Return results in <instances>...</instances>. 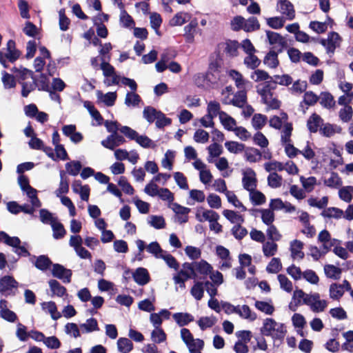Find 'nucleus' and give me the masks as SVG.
<instances>
[{
    "label": "nucleus",
    "instance_id": "obj_15",
    "mask_svg": "<svg viewBox=\"0 0 353 353\" xmlns=\"http://www.w3.org/2000/svg\"><path fill=\"white\" fill-rule=\"evenodd\" d=\"M340 40L339 34L333 32L329 34L327 39H322L321 43L326 48L327 52L333 53L336 48L339 46Z\"/></svg>",
    "mask_w": 353,
    "mask_h": 353
},
{
    "label": "nucleus",
    "instance_id": "obj_46",
    "mask_svg": "<svg viewBox=\"0 0 353 353\" xmlns=\"http://www.w3.org/2000/svg\"><path fill=\"white\" fill-rule=\"evenodd\" d=\"M175 157V152L170 150L166 151L161 160V165L168 170H172L173 162Z\"/></svg>",
    "mask_w": 353,
    "mask_h": 353
},
{
    "label": "nucleus",
    "instance_id": "obj_59",
    "mask_svg": "<svg viewBox=\"0 0 353 353\" xmlns=\"http://www.w3.org/2000/svg\"><path fill=\"white\" fill-rule=\"evenodd\" d=\"M141 101L140 96L135 91L128 92L125 98V104L128 107H135Z\"/></svg>",
    "mask_w": 353,
    "mask_h": 353
},
{
    "label": "nucleus",
    "instance_id": "obj_55",
    "mask_svg": "<svg viewBox=\"0 0 353 353\" xmlns=\"http://www.w3.org/2000/svg\"><path fill=\"white\" fill-rule=\"evenodd\" d=\"M52 231H53V238L55 239H63L65 234L66 231L61 223L57 220L51 225Z\"/></svg>",
    "mask_w": 353,
    "mask_h": 353
},
{
    "label": "nucleus",
    "instance_id": "obj_48",
    "mask_svg": "<svg viewBox=\"0 0 353 353\" xmlns=\"http://www.w3.org/2000/svg\"><path fill=\"white\" fill-rule=\"evenodd\" d=\"M225 148L232 154H239L245 150V145L237 141H228L224 144Z\"/></svg>",
    "mask_w": 353,
    "mask_h": 353
},
{
    "label": "nucleus",
    "instance_id": "obj_19",
    "mask_svg": "<svg viewBox=\"0 0 353 353\" xmlns=\"http://www.w3.org/2000/svg\"><path fill=\"white\" fill-rule=\"evenodd\" d=\"M191 263L196 275L199 274L201 275L207 276L213 270L212 266L205 260L194 261Z\"/></svg>",
    "mask_w": 353,
    "mask_h": 353
},
{
    "label": "nucleus",
    "instance_id": "obj_57",
    "mask_svg": "<svg viewBox=\"0 0 353 353\" xmlns=\"http://www.w3.org/2000/svg\"><path fill=\"white\" fill-rule=\"evenodd\" d=\"M49 286L54 295L63 296L66 293V289L61 285L57 281L52 279L48 282Z\"/></svg>",
    "mask_w": 353,
    "mask_h": 353
},
{
    "label": "nucleus",
    "instance_id": "obj_1",
    "mask_svg": "<svg viewBox=\"0 0 353 353\" xmlns=\"http://www.w3.org/2000/svg\"><path fill=\"white\" fill-rule=\"evenodd\" d=\"M276 89V85L272 81H267L256 86L257 93L260 95L261 101L270 109H278L280 107L281 102L274 97L273 91Z\"/></svg>",
    "mask_w": 353,
    "mask_h": 353
},
{
    "label": "nucleus",
    "instance_id": "obj_61",
    "mask_svg": "<svg viewBox=\"0 0 353 353\" xmlns=\"http://www.w3.org/2000/svg\"><path fill=\"white\" fill-rule=\"evenodd\" d=\"M266 234L268 236V241L276 242L279 241L282 239V234L273 224L268 226Z\"/></svg>",
    "mask_w": 353,
    "mask_h": 353
},
{
    "label": "nucleus",
    "instance_id": "obj_53",
    "mask_svg": "<svg viewBox=\"0 0 353 353\" xmlns=\"http://www.w3.org/2000/svg\"><path fill=\"white\" fill-rule=\"evenodd\" d=\"M339 198L346 203H350L353 198V186L347 185L339 190Z\"/></svg>",
    "mask_w": 353,
    "mask_h": 353
},
{
    "label": "nucleus",
    "instance_id": "obj_9",
    "mask_svg": "<svg viewBox=\"0 0 353 353\" xmlns=\"http://www.w3.org/2000/svg\"><path fill=\"white\" fill-rule=\"evenodd\" d=\"M18 283L10 276H5L0 279V293L6 296L14 295L13 290L17 288Z\"/></svg>",
    "mask_w": 353,
    "mask_h": 353
},
{
    "label": "nucleus",
    "instance_id": "obj_18",
    "mask_svg": "<svg viewBox=\"0 0 353 353\" xmlns=\"http://www.w3.org/2000/svg\"><path fill=\"white\" fill-rule=\"evenodd\" d=\"M304 244L302 241L295 239L290 242V250L293 259L301 260L304 258L305 254L303 252Z\"/></svg>",
    "mask_w": 353,
    "mask_h": 353
},
{
    "label": "nucleus",
    "instance_id": "obj_34",
    "mask_svg": "<svg viewBox=\"0 0 353 353\" xmlns=\"http://www.w3.org/2000/svg\"><path fill=\"white\" fill-rule=\"evenodd\" d=\"M324 184L327 187L338 189L341 187L343 181L337 173L332 172L330 176L324 180Z\"/></svg>",
    "mask_w": 353,
    "mask_h": 353
},
{
    "label": "nucleus",
    "instance_id": "obj_21",
    "mask_svg": "<svg viewBox=\"0 0 353 353\" xmlns=\"http://www.w3.org/2000/svg\"><path fill=\"white\" fill-rule=\"evenodd\" d=\"M72 188L74 192L79 194L81 199L88 201L90 196V188L88 185H83L81 182L76 180L72 183Z\"/></svg>",
    "mask_w": 353,
    "mask_h": 353
},
{
    "label": "nucleus",
    "instance_id": "obj_36",
    "mask_svg": "<svg viewBox=\"0 0 353 353\" xmlns=\"http://www.w3.org/2000/svg\"><path fill=\"white\" fill-rule=\"evenodd\" d=\"M320 104L325 108L330 109L335 105L333 96L327 92H321L319 97Z\"/></svg>",
    "mask_w": 353,
    "mask_h": 353
},
{
    "label": "nucleus",
    "instance_id": "obj_23",
    "mask_svg": "<svg viewBox=\"0 0 353 353\" xmlns=\"http://www.w3.org/2000/svg\"><path fill=\"white\" fill-rule=\"evenodd\" d=\"M8 210L12 214H18L23 212L28 214H33L32 208H29V204L19 205L15 201H10L7 204Z\"/></svg>",
    "mask_w": 353,
    "mask_h": 353
},
{
    "label": "nucleus",
    "instance_id": "obj_22",
    "mask_svg": "<svg viewBox=\"0 0 353 353\" xmlns=\"http://www.w3.org/2000/svg\"><path fill=\"white\" fill-rule=\"evenodd\" d=\"M236 314H238L241 318L250 321H254L257 318L256 314L252 312L250 307L247 305H238Z\"/></svg>",
    "mask_w": 353,
    "mask_h": 353
},
{
    "label": "nucleus",
    "instance_id": "obj_2",
    "mask_svg": "<svg viewBox=\"0 0 353 353\" xmlns=\"http://www.w3.org/2000/svg\"><path fill=\"white\" fill-rule=\"evenodd\" d=\"M261 332L266 336H271L273 339L281 340L284 339L287 330L283 323L276 322L272 318L264 319Z\"/></svg>",
    "mask_w": 353,
    "mask_h": 353
},
{
    "label": "nucleus",
    "instance_id": "obj_27",
    "mask_svg": "<svg viewBox=\"0 0 353 353\" xmlns=\"http://www.w3.org/2000/svg\"><path fill=\"white\" fill-rule=\"evenodd\" d=\"M41 308L45 312L49 313L53 320H57L61 317V314L57 310V305L53 301L42 303Z\"/></svg>",
    "mask_w": 353,
    "mask_h": 353
},
{
    "label": "nucleus",
    "instance_id": "obj_31",
    "mask_svg": "<svg viewBox=\"0 0 353 353\" xmlns=\"http://www.w3.org/2000/svg\"><path fill=\"white\" fill-rule=\"evenodd\" d=\"M219 119L224 128L229 131H233L236 127V121L224 112L219 114Z\"/></svg>",
    "mask_w": 353,
    "mask_h": 353
},
{
    "label": "nucleus",
    "instance_id": "obj_29",
    "mask_svg": "<svg viewBox=\"0 0 353 353\" xmlns=\"http://www.w3.org/2000/svg\"><path fill=\"white\" fill-rule=\"evenodd\" d=\"M262 252L265 257L273 256L278 252V245L274 241H265L262 245Z\"/></svg>",
    "mask_w": 353,
    "mask_h": 353
},
{
    "label": "nucleus",
    "instance_id": "obj_37",
    "mask_svg": "<svg viewBox=\"0 0 353 353\" xmlns=\"http://www.w3.org/2000/svg\"><path fill=\"white\" fill-rule=\"evenodd\" d=\"M223 215L234 225L243 223L244 222L243 216L233 210H224L223 211Z\"/></svg>",
    "mask_w": 353,
    "mask_h": 353
},
{
    "label": "nucleus",
    "instance_id": "obj_33",
    "mask_svg": "<svg viewBox=\"0 0 353 353\" xmlns=\"http://www.w3.org/2000/svg\"><path fill=\"white\" fill-rule=\"evenodd\" d=\"M341 128L330 123H325L321 125L319 128L320 133L327 137H330L335 134L336 133H339L341 132Z\"/></svg>",
    "mask_w": 353,
    "mask_h": 353
},
{
    "label": "nucleus",
    "instance_id": "obj_54",
    "mask_svg": "<svg viewBox=\"0 0 353 353\" xmlns=\"http://www.w3.org/2000/svg\"><path fill=\"white\" fill-rule=\"evenodd\" d=\"M249 192L250 199L253 204L259 205L265 203V196L261 192L254 189L253 190L249 191Z\"/></svg>",
    "mask_w": 353,
    "mask_h": 353
},
{
    "label": "nucleus",
    "instance_id": "obj_16",
    "mask_svg": "<svg viewBox=\"0 0 353 353\" xmlns=\"http://www.w3.org/2000/svg\"><path fill=\"white\" fill-rule=\"evenodd\" d=\"M134 281L139 285H145L150 281V274L146 268H138L132 273Z\"/></svg>",
    "mask_w": 353,
    "mask_h": 353
},
{
    "label": "nucleus",
    "instance_id": "obj_5",
    "mask_svg": "<svg viewBox=\"0 0 353 353\" xmlns=\"http://www.w3.org/2000/svg\"><path fill=\"white\" fill-rule=\"evenodd\" d=\"M21 55V52L15 47V42L9 40L6 45V52L0 51V63L6 68L8 67L7 60L11 63L17 61Z\"/></svg>",
    "mask_w": 353,
    "mask_h": 353
},
{
    "label": "nucleus",
    "instance_id": "obj_11",
    "mask_svg": "<svg viewBox=\"0 0 353 353\" xmlns=\"http://www.w3.org/2000/svg\"><path fill=\"white\" fill-rule=\"evenodd\" d=\"M169 208L175 213V221L181 224L188 221V213L190 212V208L182 206L176 203L170 204Z\"/></svg>",
    "mask_w": 353,
    "mask_h": 353
},
{
    "label": "nucleus",
    "instance_id": "obj_62",
    "mask_svg": "<svg viewBox=\"0 0 353 353\" xmlns=\"http://www.w3.org/2000/svg\"><path fill=\"white\" fill-rule=\"evenodd\" d=\"M285 21H287L283 17H273L266 19L267 24L273 29H280L285 25Z\"/></svg>",
    "mask_w": 353,
    "mask_h": 353
},
{
    "label": "nucleus",
    "instance_id": "obj_44",
    "mask_svg": "<svg viewBox=\"0 0 353 353\" xmlns=\"http://www.w3.org/2000/svg\"><path fill=\"white\" fill-rule=\"evenodd\" d=\"M344 214V212L337 208H328L325 209L322 212L321 215L325 218H334V219H341L343 217Z\"/></svg>",
    "mask_w": 353,
    "mask_h": 353
},
{
    "label": "nucleus",
    "instance_id": "obj_4",
    "mask_svg": "<svg viewBox=\"0 0 353 353\" xmlns=\"http://www.w3.org/2000/svg\"><path fill=\"white\" fill-rule=\"evenodd\" d=\"M196 277V272L193 270L191 263L185 262L182 264L181 269L173 276L175 284L179 285L181 289L185 288V282L190 279Z\"/></svg>",
    "mask_w": 353,
    "mask_h": 353
},
{
    "label": "nucleus",
    "instance_id": "obj_41",
    "mask_svg": "<svg viewBox=\"0 0 353 353\" xmlns=\"http://www.w3.org/2000/svg\"><path fill=\"white\" fill-rule=\"evenodd\" d=\"M258 212L261 214V218L264 224L266 225H272L275 219L274 212L269 209H260Z\"/></svg>",
    "mask_w": 353,
    "mask_h": 353
},
{
    "label": "nucleus",
    "instance_id": "obj_51",
    "mask_svg": "<svg viewBox=\"0 0 353 353\" xmlns=\"http://www.w3.org/2000/svg\"><path fill=\"white\" fill-rule=\"evenodd\" d=\"M117 347L120 352L129 353L133 349V343L128 338H120L117 341Z\"/></svg>",
    "mask_w": 353,
    "mask_h": 353
},
{
    "label": "nucleus",
    "instance_id": "obj_35",
    "mask_svg": "<svg viewBox=\"0 0 353 353\" xmlns=\"http://www.w3.org/2000/svg\"><path fill=\"white\" fill-rule=\"evenodd\" d=\"M196 323L200 329L203 331L213 327L217 323V319L214 316H202Z\"/></svg>",
    "mask_w": 353,
    "mask_h": 353
},
{
    "label": "nucleus",
    "instance_id": "obj_49",
    "mask_svg": "<svg viewBox=\"0 0 353 353\" xmlns=\"http://www.w3.org/2000/svg\"><path fill=\"white\" fill-rule=\"evenodd\" d=\"M324 272L327 277L333 279H339L341 274V268L330 264L324 266Z\"/></svg>",
    "mask_w": 353,
    "mask_h": 353
},
{
    "label": "nucleus",
    "instance_id": "obj_39",
    "mask_svg": "<svg viewBox=\"0 0 353 353\" xmlns=\"http://www.w3.org/2000/svg\"><path fill=\"white\" fill-rule=\"evenodd\" d=\"M173 318L176 323L181 327L186 325L194 321V317L188 313H175L173 314Z\"/></svg>",
    "mask_w": 353,
    "mask_h": 353
},
{
    "label": "nucleus",
    "instance_id": "obj_50",
    "mask_svg": "<svg viewBox=\"0 0 353 353\" xmlns=\"http://www.w3.org/2000/svg\"><path fill=\"white\" fill-rule=\"evenodd\" d=\"M119 21L124 28H131L134 26V21L132 17L124 9L120 11Z\"/></svg>",
    "mask_w": 353,
    "mask_h": 353
},
{
    "label": "nucleus",
    "instance_id": "obj_8",
    "mask_svg": "<svg viewBox=\"0 0 353 353\" xmlns=\"http://www.w3.org/2000/svg\"><path fill=\"white\" fill-rule=\"evenodd\" d=\"M276 10L288 21L295 18L296 12L293 4L288 0H277Z\"/></svg>",
    "mask_w": 353,
    "mask_h": 353
},
{
    "label": "nucleus",
    "instance_id": "obj_60",
    "mask_svg": "<svg viewBox=\"0 0 353 353\" xmlns=\"http://www.w3.org/2000/svg\"><path fill=\"white\" fill-rule=\"evenodd\" d=\"M148 224L155 229H163L165 227V219L161 216L151 215L148 217Z\"/></svg>",
    "mask_w": 353,
    "mask_h": 353
},
{
    "label": "nucleus",
    "instance_id": "obj_17",
    "mask_svg": "<svg viewBox=\"0 0 353 353\" xmlns=\"http://www.w3.org/2000/svg\"><path fill=\"white\" fill-rule=\"evenodd\" d=\"M196 219L199 222L208 221L210 223L214 219H219V215L213 210L200 208L196 210Z\"/></svg>",
    "mask_w": 353,
    "mask_h": 353
},
{
    "label": "nucleus",
    "instance_id": "obj_10",
    "mask_svg": "<svg viewBox=\"0 0 353 353\" xmlns=\"http://www.w3.org/2000/svg\"><path fill=\"white\" fill-rule=\"evenodd\" d=\"M242 183L243 188L248 192L256 188V172L252 168H246L243 170Z\"/></svg>",
    "mask_w": 353,
    "mask_h": 353
},
{
    "label": "nucleus",
    "instance_id": "obj_58",
    "mask_svg": "<svg viewBox=\"0 0 353 353\" xmlns=\"http://www.w3.org/2000/svg\"><path fill=\"white\" fill-rule=\"evenodd\" d=\"M263 63L270 68H275L279 65L277 53L274 51L268 52L264 58Z\"/></svg>",
    "mask_w": 353,
    "mask_h": 353
},
{
    "label": "nucleus",
    "instance_id": "obj_24",
    "mask_svg": "<svg viewBox=\"0 0 353 353\" xmlns=\"http://www.w3.org/2000/svg\"><path fill=\"white\" fill-rule=\"evenodd\" d=\"M323 120L317 114L313 113L307 119V127L312 133L316 132L323 125Z\"/></svg>",
    "mask_w": 353,
    "mask_h": 353
},
{
    "label": "nucleus",
    "instance_id": "obj_30",
    "mask_svg": "<svg viewBox=\"0 0 353 353\" xmlns=\"http://www.w3.org/2000/svg\"><path fill=\"white\" fill-rule=\"evenodd\" d=\"M266 35L271 45H276L279 47H284L286 45L285 38L277 32L266 31Z\"/></svg>",
    "mask_w": 353,
    "mask_h": 353
},
{
    "label": "nucleus",
    "instance_id": "obj_20",
    "mask_svg": "<svg viewBox=\"0 0 353 353\" xmlns=\"http://www.w3.org/2000/svg\"><path fill=\"white\" fill-rule=\"evenodd\" d=\"M26 194L30 203L29 208H32V213L35 212L36 209L41 206V202L37 196V190L34 188H31L23 191Z\"/></svg>",
    "mask_w": 353,
    "mask_h": 353
},
{
    "label": "nucleus",
    "instance_id": "obj_6",
    "mask_svg": "<svg viewBox=\"0 0 353 353\" xmlns=\"http://www.w3.org/2000/svg\"><path fill=\"white\" fill-rule=\"evenodd\" d=\"M305 305H307L310 309L315 313L322 312L327 306V301L321 299V296L319 293L310 294V296L307 300H305Z\"/></svg>",
    "mask_w": 353,
    "mask_h": 353
},
{
    "label": "nucleus",
    "instance_id": "obj_56",
    "mask_svg": "<svg viewBox=\"0 0 353 353\" xmlns=\"http://www.w3.org/2000/svg\"><path fill=\"white\" fill-rule=\"evenodd\" d=\"M161 111L157 110L152 106H147L143 109V117L150 123H153Z\"/></svg>",
    "mask_w": 353,
    "mask_h": 353
},
{
    "label": "nucleus",
    "instance_id": "obj_38",
    "mask_svg": "<svg viewBox=\"0 0 353 353\" xmlns=\"http://www.w3.org/2000/svg\"><path fill=\"white\" fill-rule=\"evenodd\" d=\"M80 328H81L83 333H90L99 330L97 321L94 318H90L85 323H81Z\"/></svg>",
    "mask_w": 353,
    "mask_h": 353
},
{
    "label": "nucleus",
    "instance_id": "obj_42",
    "mask_svg": "<svg viewBox=\"0 0 353 353\" xmlns=\"http://www.w3.org/2000/svg\"><path fill=\"white\" fill-rule=\"evenodd\" d=\"M274 83V85L277 84L283 86H288L292 83V78L287 74L282 75H274L272 77L271 80H269Z\"/></svg>",
    "mask_w": 353,
    "mask_h": 353
},
{
    "label": "nucleus",
    "instance_id": "obj_64",
    "mask_svg": "<svg viewBox=\"0 0 353 353\" xmlns=\"http://www.w3.org/2000/svg\"><path fill=\"white\" fill-rule=\"evenodd\" d=\"M190 293L195 299L198 301L201 300L204 294V283L199 281L196 282L192 286Z\"/></svg>",
    "mask_w": 353,
    "mask_h": 353
},
{
    "label": "nucleus",
    "instance_id": "obj_7",
    "mask_svg": "<svg viewBox=\"0 0 353 353\" xmlns=\"http://www.w3.org/2000/svg\"><path fill=\"white\" fill-rule=\"evenodd\" d=\"M318 243L321 245V250L324 254L327 253L336 244H340L341 241L331 237L330 233L327 230L321 231L318 235Z\"/></svg>",
    "mask_w": 353,
    "mask_h": 353
},
{
    "label": "nucleus",
    "instance_id": "obj_3",
    "mask_svg": "<svg viewBox=\"0 0 353 353\" xmlns=\"http://www.w3.org/2000/svg\"><path fill=\"white\" fill-rule=\"evenodd\" d=\"M181 338L190 353H201L204 347V341L200 339H194L188 329L182 328L181 330Z\"/></svg>",
    "mask_w": 353,
    "mask_h": 353
},
{
    "label": "nucleus",
    "instance_id": "obj_13",
    "mask_svg": "<svg viewBox=\"0 0 353 353\" xmlns=\"http://www.w3.org/2000/svg\"><path fill=\"white\" fill-rule=\"evenodd\" d=\"M52 274L54 277L62 280L63 283H69L71 281L72 271L60 264L53 265Z\"/></svg>",
    "mask_w": 353,
    "mask_h": 353
},
{
    "label": "nucleus",
    "instance_id": "obj_32",
    "mask_svg": "<svg viewBox=\"0 0 353 353\" xmlns=\"http://www.w3.org/2000/svg\"><path fill=\"white\" fill-rule=\"evenodd\" d=\"M255 307L261 312L265 313L267 315H272L275 309L274 305L272 304L271 301L269 302L263 301H256L254 303Z\"/></svg>",
    "mask_w": 353,
    "mask_h": 353
},
{
    "label": "nucleus",
    "instance_id": "obj_52",
    "mask_svg": "<svg viewBox=\"0 0 353 353\" xmlns=\"http://www.w3.org/2000/svg\"><path fill=\"white\" fill-rule=\"evenodd\" d=\"M146 250L152 254L156 259H160L165 250H163L159 243L153 241L146 246Z\"/></svg>",
    "mask_w": 353,
    "mask_h": 353
},
{
    "label": "nucleus",
    "instance_id": "obj_63",
    "mask_svg": "<svg viewBox=\"0 0 353 353\" xmlns=\"http://www.w3.org/2000/svg\"><path fill=\"white\" fill-rule=\"evenodd\" d=\"M250 78L255 82H259L262 81L271 80L272 77L269 74L263 70H255L250 75Z\"/></svg>",
    "mask_w": 353,
    "mask_h": 353
},
{
    "label": "nucleus",
    "instance_id": "obj_14",
    "mask_svg": "<svg viewBox=\"0 0 353 353\" xmlns=\"http://www.w3.org/2000/svg\"><path fill=\"white\" fill-rule=\"evenodd\" d=\"M221 101L224 104H232L234 106L243 108L247 101V92L245 89L240 90L232 99H222Z\"/></svg>",
    "mask_w": 353,
    "mask_h": 353
},
{
    "label": "nucleus",
    "instance_id": "obj_43",
    "mask_svg": "<svg viewBox=\"0 0 353 353\" xmlns=\"http://www.w3.org/2000/svg\"><path fill=\"white\" fill-rule=\"evenodd\" d=\"M190 19V14L187 12H178L170 20V23L172 26H182Z\"/></svg>",
    "mask_w": 353,
    "mask_h": 353
},
{
    "label": "nucleus",
    "instance_id": "obj_28",
    "mask_svg": "<svg viewBox=\"0 0 353 353\" xmlns=\"http://www.w3.org/2000/svg\"><path fill=\"white\" fill-rule=\"evenodd\" d=\"M97 99L104 103L107 106H112L117 99L116 92H108L103 94L101 91L97 90L96 92Z\"/></svg>",
    "mask_w": 353,
    "mask_h": 353
},
{
    "label": "nucleus",
    "instance_id": "obj_26",
    "mask_svg": "<svg viewBox=\"0 0 353 353\" xmlns=\"http://www.w3.org/2000/svg\"><path fill=\"white\" fill-rule=\"evenodd\" d=\"M228 74L234 81L236 88L239 90L245 89L246 86L249 84V81L245 80L243 75L235 70H230Z\"/></svg>",
    "mask_w": 353,
    "mask_h": 353
},
{
    "label": "nucleus",
    "instance_id": "obj_47",
    "mask_svg": "<svg viewBox=\"0 0 353 353\" xmlns=\"http://www.w3.org/2000/svg\"><path fill=\"white\" fill-rule=\"evenodd\" d=\"M310 294L305 293L302 290H296L294 291L292 301L296 307L301 305H305V300L308 299Z\"/></svg>",
    "mask_w": 353,
    "mask_h": 353
},
{
    "label": "nucleus",
    "instance_id": "obj_25",
    "mask_svg": "<svg viewBox=\"0 0 353 353\" xmlns=\"http://www.w3.org/2000/svg\"><path fill=\"white\" fill-rule=\"evenodd\" d=\"M243 151L245 159L250 163L259 162L261 159L262 153L255 148H245Z\"/></svg>",
    "mask_w": 353,
    "mask_h": 353
},
{
    "label": "nucleus",
    "instance_id": "obj_45",
    "mask_svg": "<svg viewBox=\"0 0 353 353\" xmlns=\"http://www.w3.org/2000/svg\"><path fill=\"white\" fill-rule=\"evenodd\" d=\"M268 118L262 114H255L252 119V125L256 130H261L266 124Z\"/></svg>",
    "mask_w": 353,
    "mask_h": 353
},
{
    "label": "nucleus",
    "instance_id": "obj_40",
    "mask_svg": "<svg viewBox=\"0 0 353 353\" xmlns=\"http://www.w3.org/2000/svg\"><path fill=\"white\" fill-rule=\"evenodd\" d=\"M300 181L304 190L307 192H311L317 184V181L314 176L305 177L301 176Z\"/></svg>",
    "mask_w": 353,
    "mask_h": 353
},
{
    "label": "nucleus",
    "instance_id": "obj_12",
    "mask_svg": "<svg viewBox=\"0 0 353 353\" xmlns=\"http://www.w3.org/2000/svg\"><path fill=\"white\" fill-rule=\"evenodd\" d=\"M125 142L124 137L118 133H112L105 139L101 141V145L109 150H114L115 148Z\"/></svg>",
    "mask_w": 353,
    "mask_h": 353
}]
</instances>
